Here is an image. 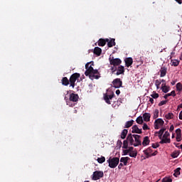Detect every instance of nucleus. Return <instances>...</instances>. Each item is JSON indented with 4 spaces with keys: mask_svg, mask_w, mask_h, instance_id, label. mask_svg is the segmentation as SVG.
Masks as SVG:
<instances>
[{
    "mask_svg": "<svg viewBox=\"0 0 182 182\" xmlns=\"http://www.w3.org/2000/svg\"><path fill=\"white\" fill-rule=\"evenodd\" d=\"M141 136L137 134H129L127 136L126 140H124L122 149H129V144L137 147L141 146Z\"/></svg>",
    "mask_w": 182,
    "mask_h": 182,
    "instance_id": "1",
    "label": "nucleus"
},
{
    "mask_svg": "<svg viewBox=\"0 0 182 182\" xmlns=\"http://www.w3.org/2000/svg\"><path fill=\"white\" fill-rule=\"evenodd\" d=\"M90 63H87L85 64V76H88L91 80H93L94 79H99L100 77V73H99V70H94L92 65L89 66Z\"/></svg>",
    "mask_w": 182,
    "mask_h": 182,
    "instance_id": "2",
    "label": "nucleus"
},
{
    "mask_svg": "<svg viewBox=\"0 0 182 182\" xmlns=\"http://www.w3.org/2000/svg\"><path fill=\"white\" fill-rule=\"evenodd\" d=\"M109 63L112 66L111 67V70L112 73H114L117 70V67L122 65V60L120 58H109Z\"/></svg>",
    "mask_w": 182,
    "mask_h": 182,
    "instance_id": "3",
    "label": "nucleus"
},
{
    "mask_svg": "<svg viewBox=\"0 0 182 182\" xmlns=\"http://www.w3.org/2000/svg\"><path fill=\"white\" fill-rule=\"evenodd\" d=\"M119 161L120 159L118 157H109V159L107 161V163L109 164V167H110V168H116V167H117L119 165Z\"/></svg>",
    "mask_w": 182,
    "mask_h": 182,
    "instance_id": "4",
    "label": "nucleus"
},
{
    "mask_svg": "<svg viewBox=\"0 0 182 182\" xmlns=\"http://www.w3.org/2000/svg\"><path fill=\"white\" fill-rule=\"evenodd\" d=\"M80 77V74L77 73H75L70 77V87H71L73 89H75V85L76 83V80Z\"/></svg>",
    "mask_w": 182,
    "mask_h": 182,
    "instance_id": "5",
    "label": "nucleus"
},
{
    "mask_svg": "<svg viewBox=\"0 0 182 182\" xmlns=\"http://www.w3.org/2000/svg\"><path fill=\"white\" fill-rule=\"evenodd\" d=\"M113 97H114V92L109 93H105L104 94V100L105 102H107V105H112V101L113 100Z\"/></svg>",
    "mask_w": 182,
    "mask_h": 182,
    "instance_id": "6",
    "label": "nucleus"
},
{
    "mask_svg": "<svg viewBox=\"0 0 182 182\" xmlns=\"http://www.w3.org/2000/svg\"><path fill=\"white\" fill-rule=\"evenodd\" d=\"M104 176H105V173H103V171H95V172H93V174H92V180H94L95 181L97 180H100V178H103Z\"/></svg>",
    "mask_w": 182,
    "mask_h": 182,
    "instance_id": "7",
    "label": "nucleus"
},
{
    "mask_svg": "<svg viewBox=\"0 0 182 182\" xmlns=\"http://www.w3.org/2000/svg\"><path fill=\"white\" fill-rule=\"evenodd\" d=\"M113 87L115 89H119V87H122L123 85V82H122V80L120 78H116L112 81Z\"/></svg>",
    "mask_w": 182,
    "mask_h": 182,
    "instance_id": "8",
    "label": "nucleus"
},
{
    "mask_svg": "<svg viewBox=\"0 0 182 182\" xmlns=\"http://www.w3.org/2000/svg\"><path fill=\"white\" fill-rule=\"evenodd\" d=\"M164 121L161 118L156 119L154 122L155 130H159L160 129V126H164Z\"/></svg>",
    "mask_w": 182,
    "mask_h": 182,
    "instance_id": "9",
    "label": "nucleus"
},
{
    "mask_svg": "<svg viewBox=\"0 0 182 182\" xmlns=\"http://www.w3.org/2000/svg\"><path fill=\"white\" fill-rule=\"evenodd\" d=\"M144 153L145 154V159H150L151 156V153H153V149L151 147H149L146 149L144 150Z\"/></svg>",
    "mask_w": 182,
    "mask_h": 182,
    "instance_id": "10",
    "label": "nucleus"
},
{
    "mask_svg": "<svg viewBox=\"0 0 182 182\" xmlns=\"http://www.w3.org/2000/svg\"><path fill=\"white\" fill-rule=\"evenodd\" d=\"M115 75H117V76H119V75H124V66L118 65V67H117V73Z\"/></svg>",
    "mask_w": 182,
    "mask_h": 182,
    "instance_id": "11",
    "label": "nucleus"
},
{
    "mask_svg": "<svg viewBox=\"0 0 182 182\" xmlns=\"http://www.w3.org/2000/svg\"><path fill=\"white\" fill-rule=\"evenodd\" d=\"M70 102H77L79 100V95L77 94L71 93L69 97Z\"/></svg>",
    "mask_w": 182,
    "mask_h": 182,
    "instance_id": "12",
    "label": "nucleus"
},
{
    "mask_svg": "<svg viewBox=\"0 0 182 182\" xmlns=\"http://www.w3.org/2000/svg\"><path fill=\"white\" fill-rule=\"evenodd\" d=\"M132 133H136V134H141L143 133L141 129H139V127L137 125H134L132 127Z\"/></svg>",
    "mask_w": 182,
    "mask_h": 182,
    "instance_id": "13",
    "label": "nucleus"
},
{
    "mask_svg": "<svg viewBox=\"0 0 182 182\" xmlns=\"http://www.w3.org/2000/svg\"><path fill=\"white\" fill-rule=\"evenodd\" d=\"M161 89L164 93L170 92V86H167V83H162Z\"/></svg>",
    "mask_w": 182,
    "mask_h": 182,
    "instance_id": "14",
    "label": "nucleus"
},
{
    "mask_svg": "<svg viewBox=\"0 0 182 182\" xmlns=\"http://www.w3.org/2000/svg\"><path fill=\"white\" fill-rule=\"evenodd\" d=\"M125 62V66L127 68H129V66H132L133 65V58H127L124 60Z\"/></svg>",
    "mask_w": 182,
    "mask_h": 182,
    "instance_id": "15",
    "label": "nucleus"
},
{
    "mask_svg": "<svg viewBox=\"0 0 182 182\" xmlns=\"http://www.w3.org/2000/svg\"><path fill=\"white\" fill-rule=\"evenodd\" d=\"M160 77H164L167 75V68L162 66L160 70Z\"/></svg>",
    "mask_w": 182,
    "mask_h": 182,
    "instance_id": "16",
    "label": "nucleus"
},
{
    "mask_svg": "<svg viewBox=\"0 0 182 182\" xmlns=\"http://www.w3.org/2000/svg\"><path fill=\"white\" fill-rule=\"evenodd\" d=\"M106 42H109V38H100L98 41V46H105L106 45Z\"/></svg>",
    "mask_w": 182,
    "mask_h": 182,
    "instance_id": "17",
    "label": "nucleus"
},
{
    "mask_svg": "<svg viewBox=\"0 0 182 182\" xmlns=\"http://www.w3.org/2000/svg\"><path fill=\"white\" fill-rule=\"evenodd\" d=\"M61 82L63 86H69V83H70V81L69 79L67 78V77H63L61 80Z\"/></svg>",
    "mask_w": 182,
    "mask_h": 182,
    "instance_id": "18",
    "label": "nucleus"
},
{
    "mask_svg": "<svg viewBox=\"0 0 182 182\" xmlns=\"http://www.w3.org/2000/svg\"><path fill=\"white\" fill-rule=\"evenodd\" d=\"M149 144H150V139L149 138V136H144L142 141V146H144V147H146V146H149Z\"/></svg>",
    "mask_w": 182,
    "mask_h": 182,
    "instance_id": "19",
    "label": "nucleus"
},
{
    "mask_svg": "<svg viewBox=\"0 0 182 182\" xmlns=\"http://www.w3.org/2000/svg\"><path fill=\"white\" fill-rule=\"evenodd\" d=\"M114 41V38H111L110 41H107L108 48H113V46H116V42Z\"/></svg>",
    "mask_w": 182,
    "mask_h": 182,
    "instance_id": "20",
    "label": "nucleus"
},
{
    "mask_svg": "<svg viewBox=\"0 0 182 182\" xmlns=\"http://www.w3.org/2000/svg\"><path fill=\"white\" fill-rule=\"evenodd\" d=\"M142 117L144 122H149L150 120V118L151 117V115L150 114V113L146 112L143 114Z\"/></svg>",
    "mask_w": 182,
    "mask_h": 182,
    "instance_id": "21",
    "label": "nucleus"
},
{
    "mask_svg": "<svg viewBox=\"0 0 182 182\" xmlns=\"http://www.w3.org/2000/svg\"><path fill=\"white\" fill-rule=\"evenodd\" d=\"M94 54L97 55V56H100V55H102V48L95 47L94 49Z\"/></svg>",
    "mask_w": 182,
    "mask_h": 182,
    "instance_id": "22",
    "label": "nucleus"
},
{
    "mask_svg": "<svg viewBox=\"0 0 182 182\" xmlns=\"http://www.w3.org/2000/svg\"><path fill=\"white\" fill-rule=\"evenodd\" d=\"M166 130V128L161 129L158 132H156V134H159V139H161L164 132Z\"/></svg>",
    "mask_w": 182,
    "mask_h": 182,
    "instance_id": "23",
    "label": "nucleus"
},
{
    "mask_svg": "<svg viewBox=\"0 0 182 182\" xmlns=\"http://www.w3.org/2000/svg\"><path fill=\"white\" fill-rule=\"evenodd\" d=\"M129 160H130V159L129 158V156L127 157H122L120 159V162L123 163L124 166H127V163L129 161Z\"/></svg>",
    "mask_w": 182,
    "mask_h": 182,
    "instance_id": "24",
    "label": "nucleus"
},
{
    "mask_svg": "<svg viewBox=\"0 0 182 182\" xmlns=\"http://www.w3.org/2000/svg\"><path fill=\"white\" fill-rule=\"evenodd\" d=\"M133 123H134V120H133V119H131L130 121H127L125 123L124 128L129 129V127H132L133 126Z\"/></svg>",
    "mask_w": 182,
    "mask_h": 182,
    "instance_id": "25",
    "label": "nucleus"
},
{
    "mask_svg": "<svg viewBox=\"0 0 182 182\" xmlns=\"http://www.w3.org/2000/svg\"><path fill=\"white\" fill-rule=\"evenodd\" d=\"M169 96H173V97H175V96H176V91L175 90H172L170 93L166 94L164 96V99H168V97H169Z\"/></svg>",
    "mask_w": 182,
    "mask_h": 182,
    "instance_id": "26",
    "label": "nucleus"
},
{
    "mask_svg": "<svg viewBox=\"0 0 182 182\" xmlns=\"http://www.w3.org/2000/svg\"><path fill=\"white\" fill-rule=\"evenodd\" d=\"M171 139L170 138H164L161 139L160 141V144H167V143H171Z\"/></svg>",
    "mask_w": 182,
    "mask_h": 182,
    "instance_id": "27",
    "label": "nucleus"
},
{
    "mask_svg": "<svg viewBox=\"0 0 182 182\" xmlns=\"http://www.w3.org/2000/svg\"><path fill=\"white\" fill-rule=\"evenodd\" d=\"M127 133H129V131L127 129L122 130L121 133V139H122V140H124V139H126V136H127Z\"/></svg>",
    "mask_w": 182,
    "mask_h": 182,
    "instance_id": "28",
    "label": "nucleus"
},
{
    "mask_svg": "<svg viewBox=\"0 0 182 182\" xmlns=\"http://www.w3.org/2000/svg\"><path fill=\"white\" fill-rule=\"evenodd\" d=\"M171 63L172 66H178V65H180V61L178 60H172Z\"/></svg>",
    "mask_w": 182,
    "mask_h": 182,
    "instance_id": "29",
    "label": "nucleus"
},
{
    "mask_svg": "<svg viewBox=\"0 0 182 182\" xmlns=\"http://www.w3.org/2000/svg\"><path fill=\"white\" fill-rule=\"evenodd\" d=\"M177 92H182V84L181 82H178L176 85Z\"/></svg>",
    "mask_w": 182,
    "mask_h": 182,
    "instance_id": "30",
    "label": "nucleus"
},
{
    "mask_svg": "<svg viewBox=\"0 0 182 182\" xmlns=\"http://www.w3.org/2000/svg\"><path fill=\"white\" fill-rule=\"evenodd\" d=\"M136 123H138V124H143V117H138L136 119Z\"/></svg>",
    "mask_w": 182,
    "mask_h": 182,
    "instance_id": "31",
    "label": "nucleus"
},
{
    "mask_svg": "<svg viewBox=\"0 0 182 182\" xmlns=\"http://www.w3.org/2000/svg\"><path fill=\"white\" fill-rule=\"evenodd\" d=\"M180 170H181V168H177L175 169V173H173L174 177H177V176H180L181 172Z\"/></svg>",
    "mask_w": 182,
    "mask_h": 182,
    "instance_id": "32",
    "label": "nucleus"
},
{
    "mask_svg": "<svg viewBox=\"0 0 182 182\" xmlns=\"http://www.w3.org/2000/svg\"><path fill=\"white\" fill-rule=\"evenodd\" d=\"M129 157H134L136 159L137 157V151H133L132 152H129Z\"/></svg>",
    "mask_w": 182,
    "mask_h": 182,
    "instance_id": "33",
    "label": "nucleus"
},
{
    "mask_svg": "<svg viewBox=\"0 0 182 182\" xmlns=\"http://www.w3.org/2000/svg\"><path fill=\"white\" fill-rule=\"evenodd\" d=\"M161 85V80H155V85L156 86V89H160V85Z\"/></svg>",
    "mask_w": 182,
    "mask_h": 182,
    "instance_id": "34",
    "label": "nucleus"
},
{
    "mask_svg": "<svg viewBox=\"0 0 182 182\" xmlns=\"http://www.w3.org/2000/svg\"><path fill=\"white\" fill-rule=\"evenodd\" d=\"M174 114L173 113H168L167 114L165 115L166 119H167L168 120H171V119H173Z\"/></svg>",
    "mask_w": 182,
    "mask_h": 182,
    "instance_id": "35",
    "label": "nucleus"
},
{
    "mask_svg": "<svg viewBox=\"0 0 182 182\" xmlns=\"http://www.w3.org/2000/svg\"><path fill=\"white\" fill-rule=\"evenodd\" d=\"M97 161H98V163H100V164H102V163H105V161H106V158H105V156H102L101 158H98Z\"/></svg>",
    "mask_w": 182,
    "mask_h": 182,
    "instance_id": "36",
    "label": "nucleus"
},
{
    "mask_svg": "<svg viewBox=\"0 0 182 182\" xmlns=\"http://www.w3.org/2000/svg\"><path fill=\"white\" fill-rule=\"evenodd\" d=\"M151 97L153 99H159V93H156V92H154L152 95H151Z\"/></svg>",
    "mask_w": 182,
    "mask_h": 182,
    "instance_id": "37",
    "label": "nucleus"
},
{
    "mask_svg": "<svg viewBox=\"0 0 182 182\" xmlns=\"http://www.w3.org/2000/svg\"><path fill=\"white\" fill-rule=\"evenodd\" d=\"M159 117V109H155L154 112V119H157Z\"/></svg>",
    "mask_w": 182,
    "mask_h": 182,
    "instance_id": "38",
    "label": "nucleus"
},
{
    "mask_svg": "<svg viewBox=\"0 0 182 182\" xmlns=\"http://www.w3.org/2000/svg\"><path fill=\"white\" fill-rule=\"evenodd\" d=\"M167 102H168V100H163L159 103L158 106H164V105L167 104Z\"/></svg>",
    "mask_w": 182,
    "mask_h": 182,
    "instance_id": "39",
    "label": "nucleus"
},
{
    "mask_svg": "<svg viewBox=\"0 0 182 182\" xmlns=\"http://www.w3.org/2000/svg\"><path fill=\"white\" fill-rule=\"evenodd\" d=\"M162 182H173V179L171 178H164L162 179Z\"/></svg>",
    "mask_w": 182,
    "mask_h": 182,
    "instance_id": "40",
    "label": "nucleus"
},
{
    "mask_svg": "<svg viewBox=\"0 0 182 182\" xmlns=\"http://www.w3.org/2000/svg\"><path fill=\"white\" fill-rule=\"evenodd\" d=\"M178 154H180L178 152H173L171 154V157H173V159H176L178 157Z\"/></svg>",
    "mask_w": 182,
    "mask_h": 182,
    "instance_id": "41",
    "label": "nucleus"
},
{
    "mask_svg": "<svg viewBox=\"0 0 182 182\" xmlns=\"http://www.w3.org/2000/svg\"><path fill=\"white\" fill-rule=\"evenodd\" d=\"M143 130H150V128L147 125V124L144 123L143 127H142Z\"/></svg>",
    "mask_w": 182,
    "mask_h": 182,
    "instance_id": "42",
    "label": "nucleus"
},
{
    "mask_svg": "<svg viewBox=\"0 0 182 182\" xmlns=\"http://www.w3.org/2000/svg\"><path fill=\"white\" fill-rule=\"evenodd\" d=\"M163 137L168 139V137H170V133H168V132L166 131V132L164 133Z\"/></svg>",
    "mask_w": 182,
    "mask_h": 182,
    "instance_id": "43",
    "label": "nucleus"
},
{
    "mask_svg": "<svg viewBox=\"0 0 182 182\" xmlns=\"http://www.w3.org/2000/svg\"><path fill=\"white\" fill-rule=\"evenodd\" d=\"M176 136L181 135V129L180 128L176 130Z\"/></svg>",
    "mask_w": 182,
    "mask_h": 182,
    "instance_id": "44",
    "label": "nucleus"
},
{
    "mask_svg": "<svg viewBox=\"0 0 182 182\" xmlns=\"http://www.w3.org/2000/svg\"><path fill=\"white\" fill-rule=\"evenodd\" d=\"M157 147H160V144H159V143L152 144L153 149H157Z\"/></svg>",
    "mask_w": 182,
    "mask_h": 182,
    "instance_id": "45",
    "label": "nucleus"
},
{
    "mask_svg": "<svg viewBox=\"0 0 182 182\" xmlns=\"http://www.w3.org/2000/svg\"><path fill=\"white\" fill-rule=\"evenodd\" d=\"M123 153L124 154V156H127V154H129V153L130 154L129 149H125V150H123Z\"/></svg>",
    "mask_w": 182,
    "mask_h": 182,
    "instance_id": "46",
    "label": "nucleus"
},
{
    "mask_svg": "<svg viewBox=\"0 0 182 182\" xmlns=\"http://www.w3.org/2000/svg\"><path fill=\"white\" fill-rule=\"evenodd\" d=\"M134 147H133V146L128 147V151H129V153L134 151Z\"/></svg>",
    "mask_w": 182,
    "mask_h": 182,
    "instance_id": "47",
    "label": "nucleus"
},
{
    "mask_svg": "<svg viewBox=\"0 0 182 182\" xmlns=\"http://www.w3.org/2000/svg\"><path fill=\"white\" fill-rule=\"evenodd\" d=\"M181 140V135H176V141H180Z\"/></svg>",
    "mask_w": 182,
    "mask_h": 182,
    "instance_id": "48",
    "label": "nucleus"
},
{
    "mask_svg": "<svg viewBox=\"0 0 182 182\" xmlns=\"http://www.w3.org/2000/svg\"><path fill=\"white\" fill-rule=\"evenodd\" d=\"M149 102L151 103V105L154 104V98L153 97H149Z\"/></svg>",
    "mask_w": 182,
    "mask_h": 182,
    "instance_id": "49",
    "label": "nucleus"
},
{
    "mask_svg": "<svg viewBox=\"0 0 182 182\" xmlns=\"http://www.w3.org/2000/svg\"><path fill=\"white\" fill-rule=\"evenodd\" d=\"M159 152L157 151H155L154 153H152V154H151V157H153V156H157V154H158Z\"/></svg>",
    "mask_w": 182,
    "mask_h": 182,
    "instance_id": "50",
    "label": "nucleus"
},
{
    "mask_svg": "<svg viewBox=\"0 0 182 182\" xmlns=\"http://www.w3.org/2000/svg\"><path fill=\"white\" fill-rule=\"evenodd\" d=\"M173 130H174V125H171L169 132H173Z\"/></svg>",
    "mask_w": 182,
    "mask_h": 182,
    "instance_id": "51",
    "label": "nucleus"
},
{
    "mask_svg": "<svg viewBox=\"0 0 182 182\" xmlns=\"http://www.w3.org/2000/svg\"><path fill=\"white\" fill-rule=\"evenodd\" d=\"M117 144L119 145V146H120V147H122V144H123V142H122V141H117Z\"/></svg>",
    "mask_w": 182,
    "mask_h": 182,
    "instance_id": "52",
    "label": "nucleus"
},
{
    "mask_svg": "<svg viewBox=\"0 0 182 182\" xmlns=\"http://www.w3.org/2000/svg\"><path fill=\"white\" fill-rule=\"evenodd\" d=\"M123 164L122 163H120L118 166V168H119V170L122 168V167H123Z\"/></svg>",
    "mask_w": 182,
    "mask_h": 182,
    "instance_id": "53",
    "label": "nucleus"
},
{
    "mask_svg": "<svg viewBox=\"0 0 182 182\" xmlns=\"http://www.w3.org/2000/svg\"><path fill=\"white\" fill-rule=\"evenodd\" d=\"M175 1H176V2H177L178 4H179V5H181V4H182L181 0H175Z\"/></svg>",
    "mask_w": 182,
    "mask_h": 182,
    "instance_id": "54",
    "label": "nucleus"
},
{
    "mask_svg": "<svg viewBox=\"0 0 182 182\" xmlns=\"http://www.w3.org/2000/svg\"><path fill=\"white\" fill-rule=\"evenodd\" d=\"M116 95H120V90H116Z\"/></svg>",
    "mask_w": 182,
    "mask_h": 182,
    "instance_id": "55",
    "label": "nucleus"
},
{
    "mask_svg": "<svg viewBox=\"0 0 182 182\" xmlns=\"http://www.w3.org/2000/svg\"><path fill=\"white\" fill-rule=\"evenodd\" d=\"M171 83L172 86H174V85H176V82L175 81H172Z\"/></svg>",
    "mask_w": 182,
    "mask_h": 182,
    "instance_id": "56",
    "label": "nucleus"
},
{
    "mask_svg": "<svg viewBox=\"0 0 182 182\" xmlns=\"http://www.w3.org/2000/svg\"><path fill=\"white\" fill-rule=\"evenodd\" d=\"M161 82H162V83H166V80H161Z\"/></svg>",
    "mask_w": 182,
    "mask_h": 182,
    "instance_id": "57",
    "label": "nucleus"
},
{
    "mask_svg": "<svg viewBox=\"0 0 182 182\" xmlns=\"http://www.w3.org/2000/svg\"><path fill=\"white\" fill-rule=\"evenodd\" d=\"M178 107H181L182 109V104L179 105Z\"/></svg>",
    "mask_w": 182,
    "mask_h": 182,
    "instance_id": "58",
    "label": "nucleus"
},
{
    "mask_svg": "<svg viewBox=\"0 0 182 182\" xmlns=\"http://www.w3.org/2000/svg\"><path fill=\"white\" fill-rule=\"evenodd\" d=\"M74 113H77V110L75 109Z\"/></svg>",
    "mask_w": 182,
    "mask_h": 182,
    "instance_id": "59",
    "label": "nucleus"
},
{
    "mask_svg": "<svg viewBox=\"0 0 182 182\" xmlns=\"http://www.w3.org/2000/svg\"><path fill=\"white\" fill-rule=\"evenodd\" d=\"M172 139H174V134L172 135Z\"/></svg>",
    "mask_w": 182,
    "mask_h": 182,
    "instance_id": "60",
    "label": "nucleus"
},
{
    "mask_svg": "<svg viewBox=\"0 0 182 182\" xmlns=\"http://www.w3.org/2000/svg\"><path fill=\"white\" fill-rule=\"evenodd\" d=\"M174 144L176 146V147H177V144H176V143H174Z\"/></svg>",
    "mask_w": 182,
    "mask_h": 182,
    "instance_id": "61",
    "label": "nucleus"
}]
</instances>
